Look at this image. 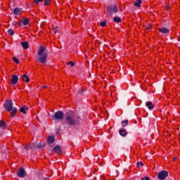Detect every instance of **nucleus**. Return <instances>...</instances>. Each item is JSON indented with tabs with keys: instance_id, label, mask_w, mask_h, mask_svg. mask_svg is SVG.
Listing matches in <instances>:
<instances>
[{
	"instance_id": "a211bd4d",
	"label": "nucleus",
	"mask_w": 180,
	"mask_h": 180,
	"mask_svg": "<svg viewBox=\"0 0 180 180\" xmlns=\"http://www.w3.org/2000/svg\"><path fill=\"white\" fill-rule=\"evenodd\" d=\"M21 11H22V8H15L13 10V13L14 15L18 16V15H20Z\"/></svg>"
},
{
	"instance_id": "9d476101",
	"label": "nucleus",
	"mask_w": 180,
	"mask_h": 180,
	"mask_svg": "<svg viewBox=\"0 0 180 180\" xmlns=\"http://www.w3.org/2000/svg\"><path fill=\"white\" fill-rule=\"evenodd\" d=\"M53 150L57 154H63V150H61V146L60 145H57L53 148Z\"/></svg>"
},
{
	"instance_id": "0eeeda50",
	"label": "nucleus",
	"mask_w": 180,
	"mask_h": 180,
	"mask_svg": "<svg viewBox=\"0 0 180 180\" xmlns=\"http://www.w3.org/2000/svg\"><path fill=\"white\" fill-rule=\"evenodd\" d=\"M49 55L47 53H44L43 55H39V61L41 64H46L47 63V57Z\"/></svg>"
},
{
	"instance_id": "ddd939ff",
	"label": "nucleus",
	"mask_w": 180,
	"mask_h": 180,
	"mask_svg": "<svg viewBox=\"0 0 180 180\" xmlns=\"http://www.w3.org/2000/svg\"><path fill=\"white\" fill-rule=\"evenodd\" d=\"M22 81H25V82H29L30 81V78H29V76L26 74H24L21 76Z\"/></svg>"
},
{
	"instance_id": "20e7f679",
	"label": "nucleus",
	"mask_w": 180,
	"mask_h": 180,
	"mask_svg": "<svg viewBox=\"0 0 180 180\" xmlns=\"http://www.w3.org/2000/svg\"><path fill=\"white\" fill-rule=\"evenodd\" d=\"M119 12V8H117V6L115 5L113 7L112 6H107V13L109 16H112L114 13H117Z\"/></svg>"
},
{
	"instance_id": "393cba45",
	"label": "nucleus",
	"mask_w": 180,
	"mask_h": 180,
	"mask_svg": "<svg viewBox=\"0 0 180 180\" xmlns=\"http://www.w3.org/2000/svg\"><path fill=\"white\" fill-rule=\"evenodd\" d=\"M113 20L115 23H120V22H122V19H120V17H115Z\"/></svg>"
},
{
	"instance_id": "9b49d317",
	"label": "nucleus",
	"mask_w": 180,
	"mask_h": 180,
	"mask_svg": "<svg viewBox=\"0 0 180 180\" xmlns=\"http://www.w3.org/2000/svg\"><path fill=\"white\" fill-rule=\"evenodd\" d=\"M0 127L3 130H6V127H8V124L5 122L4 120H0Z\"/></svg>"
},
{
	"instance_id": "c85d7f7f",
	"label": "nucleus",
	"mask_w": 180,
	"mask_h": 180,
	"mask_svg": "<svg viewBox=\"0 0 180 180\" xmlns=\"http://www.w3.org/2000/svg\"><path fill=\"white\" fill-rule=\"evenodd\" d=\"M50 2H51V0H45L44 2V6H46V5H50Z\"/></svg>"
},
{
	"instance_id": "e433bc0d",
	"label": "nucleus",
	"mask_w": 180,
	"mask_h": 180,
	"mask_svg": "<svg viewBox=\"0 0 180 180\" xmlns=\"http://www.w3.org/2000/svg\"><path fill=\"white\" fill-rule=\"evenodd\" d=\"M28 148H30V146H25L24 147V150H28Z\"/></svg>"
},
{
	"instance_id": "58836bf2",
	"label": "nucleus",
	"mask_w": 180,
	"mask_h": 180,
	"mask_svg": "<svg viewBox=\"0 0 180 180\" xmlns=\"http://www.w3.org/2000/svg\"><path fill=\"white\" fill-rule=\"evenodd\" d=\"M146 29H148V30H150V29H151V26L150 25H147Z\"/></svg>"
},
{
	"instance_id": "473e14b6",
	"label": "nucleus",
	"mask_w": 180,
	"mask_h": 180,
	"mask_svg": "<svg viewBox=\"0 0 180 180\" xmlns=\"http://www.w3.org/2000/svg\"><path fill=\"white\" fill-rule=\"evenodd\" d=\"M34 2L37 4V5H39L40 2H43V0H34Z\"/></svg>"
},
{
	"instance_id": "4c0bfd02",
	"label": "nucleus",
	"mask_w": 180,
	"mask_h": 180,
	"mask_svg": "<svg viewBox=\"0 0 180 180\" xmlns=\"http://www.w3.org/2000/svg\"><path fill=\"white\" fill-rule=\"evenodd\" d=\"M41 180H50L49 177L42 178Z\"/></svg>"
},
{
	"instance_id": "6ab92c4d",
	"label": "nucleus",
	"mask_w": 180,
	"mask_h": 180,
	"mask_svg": "<svg viewBox=\"0 0 180 180\" xmlns=\"http://www.w3.org/2000/svg\"><path fill=\"white\" fill-rule=\"evenodd\" d=\"M23 26H26L27 25H29V22H30V20L29 18H24L23 20H21Z\"/></svg>"
},
{
	"instance_id": "79ce46f5",
	"label": "nucleus",
	"mask_w": 180,
	"mask_h": 180,
	"mask_svg": "<svg viewBox=\"0 0 180 180\" xmlns=\"http://www.w3.org/2000/svg\"><path fill=\"white\" fill-rule=\"evenodd\" d=\"M178 158L177 157H174V159H173V161H175L176 160H177Z\"/></svg>"
},
{
	"instance_id": "dca6fc26",
	"label": "nucleus",
	"mask_w": 180,
	"mask_h": 180,
	"mask_svg": "<svg viewBox=\"0 0 180 180\" xmlns=\"http://www.w3.org/2000/svg\"><path fill=\"white\" fill-rule=\"evenodd\" d=\"M21 46L22 49H24V50H27V49H29V42L27 41L21 42Z\"/></svg>"
},
{
	"instance_id": "4468645a",
	"label": "nucleus",
	"mask_w": 180,
	"mask_h": 180,
	"mask_svg": "<svg viewBox=\"0 0 180 180\" xmlns=\"http://www.w3.org/2000/svg\"><path fill=\"white\" fill-rule=\"evenodd\" d=\"M146 106L150 110H152V109H154V105L153 104V102L151 101H148L146 103Z\"/></svg>"
},
{
	"instance_id": "6e6552de",
	"label": "nucleus",
	"mask_w": 180,
	"mask_h": 180,
	"mask_svg": "<svg viewBox=\"0 0 180 180\" xmlns=\"http://www.w3.org/2000/svg\"><path fill=\"white\" fill-rule=\"evenodd\" d=\"M19 81V76L17 75H13L11 77V84L12 85H16Z\"/></svg>"
},
{
	"instance_id": "a878e982",
	"label": "nucleus",
	"mask_w": 180,
	"mask_h": 180,
	"mask_svg": "<svg viewBox=\"0 0 180 180\" xmlns=\"http://www.w3.org/2000/svg\"><path fill=\"white\" fill-rule=\"evenodd\" d=\"M44 147H46V143H38V148H44Z\"/></svg>"
},
{
	"instance_id": "ea45409f",
	"label": "nucleus",
	"mask_w": 180,
	"mask_h": 180,
	"mask_svg": "<svg viewBox=\"0 0 180 180\" xmlns=\"http://www.w3.org/2000/svg\"><path fill=\"white\" fill-rule=\"evenodd\" d=\"M60 134V129H56V134Z\"/></svg>"
},
{
	"instance_id": "423d86ee",
	"label": "nucleus",
	"mask_w": 180,
	"mask_h": 180,
	"mask_svg": "<svg viewBox=\"0 0 180 180\" xmlns=\"http://www.w3.org/2000/svg\"><path fill=\"white\" fill-rule=\"evenodd\" d=\"M168 176V172L165 170L161 171L158 174V178L160 180H164Z\"/></svg>"
},
{
	"instance_id": "f3484780",
	"label": "nucleus",
	"mask_w": 180,
	"mask_h": 180,
	"mask_svg": "<svg viewBox=\"0 0 180 180\" xmlns=\"http://www.w3.org/2000/svg\"><path fill=\"white\" fill-rule=\"evenodd\" d=\"M54 136H49L47 139L48 144H53V143H54Z\"/></svg>"
},
{
	"instance_id": "72a5a7b5",
	"label": "nucleus",
	"mask_w": 180,
	"mask_h": 180,
	"mask_svg": "<svg viewBox=\"0 0 180 180\" xmlns=\"http://www.w3.org/2000/svg\"><path fill=\"white\" fill-rule=\"evenodd\" d=\"M57 27H58L56 26L53 29V32L54 34H57Z\"/></svg>"
},
{
	"instance_id": "39448f33",
	"label": "nucleus",
	"mask_w": 180,
	"mask_h": 180,
	"mask_svg": "<svg viewBox=\"0 0 180 180\" xmlns=\"http://www.w3.org/2000/svg\"><path fill=\"white\" fill-rule=\"evenodd\" d=\"M17 175L18 178H25L27 175L26 170H25V168L20 167L17 172Z\"/></svg>"
},
{
	"instance_id": "37998d69",
	"label": "nucleus",
	"mask_w": 180,
	"mask_h": 180,
	"mask_svg": "<svg viewBox=\"0 0 180 180\" xmlns=\"http://www.w3.org/2000/svg\"><path fill=\"white\" fill-rule=\"evenodd\" d=\"M41 88H46V86H41Z\"/></svg>"
},
{
	"instance_id": "5701e85b",
	"label": "nucleus",
	"mask_w": 180,
	"mask_h": 180,
	"mask_svg": "<svg viewBox=\"0 0 180 180\" xmlns=\"http://www.w3.org/2000/svg\"><path fill=\"white\" fill-rule=\"evenodd\" d=\"M30 148H39V143L34 142L32 144L30 145Z\"/></svg>"
},
{
	"instance_id": "c9c22d12",
	"label": "nucleus",
	"mask_w": 180,
	"mask_h": 180,
	"mask_svg": "<svg viewBox=\"0 0 180 180\" xmlns=\"http://www.w3.org/2000/svg\"><path fill=\"white\" fill-rule=\"evenodd\" d=\"M141 180H150V177L145 176L144 178H142Z\"/></svg>"
},
{
	"instance_id": "412c9836",
	"label": "nucleus",
	"mask_w": 180,
	"mask_h": 180,
	"mask_svg": "<svg viewBox=\"0 0 180 180\" xmlns=\"http://www.w3.org/2000/svg\"><path fill=\"white\" fill-rule=\"evenodd\" d=\"M143 1L141 0H136L134 3V6H136L137 8H140L141 6Z\"/></svg>"
},
{
	"instance_id": "f8f14e48",
	"label": "nucleus",
	"mask_w": 180,
	"mask_h": 180,
	"mask_svg": "<svg viewBox=\"0 0 180 180\" xmlns=\"http://www.w3.org/2000/svg\"><path fill=\"white\" fill-rule=\"evenodd\" d=\"M44 51H46V47L41 46L38 51V56H41V55L44 54Z\"/></svg>"
},
{
	"instance_id": "2eb2a0df",
	"label": "nucleus",
	"mask_w": 180,
	"mask_h": 180,
	"mask_svg": "<svg viewBox=\"0 0 180 180\" xmlns=\"http://www.w3.org/2000/svg\"><path fill=\"white\" fill-rule=\"evenodd\" d=\"M29 110V108L27 106L23 105L20 108V112H21V113H23V115H26V110Z\"/></svg>"
},
{
	"instance_id": "7c9ffc66",
	"label": "nucleus",
	"mask_w": 180,
	"mask_h": 180,
	"mask_svg": "<svg viewBox=\"0 0 180 180\" xmlns=\"http://www.w3.org/2000/svg\"><path fill=\"white\" fill-rule=\"evenodd\" d=\"M13 60L15 64H19V59H18L16 57H13Z\"/></svg>"
},
{
	"instance_id": "aec40b11",
	"label": "nucleus",
	"mask_w": 180,
	"mask_h": 180,
	"mask_svg": "<svg viewBox=\"0 0 180 180\" xmlns=\"http://www.w3.org/2000/svg\"><path fill=\"white\" fill-rule=\"evenodd\" d=\"M119 134H120V136H122V137H126V136H127V132H126V129H120L119 131Z\"/></svg>"
},
{
	"instance_id": "c756f323",
	"label": "nucleus",
	"mask_w": 180,
	"mask_h": 180,
	"mask_svg": "<svg viewBox=\"0 0 180 180\" xmlns=\"http://www.w3.org/2000/svg\"><path fill=\"white\" fill-rule=\"evenodd\" d=\"M100 26H101V27H105V26H106V20L101 22Z\"/></svg>"
},
{
	"instance_id": "a19ab883",
	"label": "nucleus",
	"mask_w": 180,
	"mask_h": 180,
	"mask_svg": "<svg viewBox=\"0 0 180 180\" xmlns=\"http://www.w3.org/2000/svg\"><path fill=\"white\" fill-rule=\"evenodd\" d=\"M17 24H18V26H20V25H22V21H20V22H17Z\"/></svg>"
},
{
	"instance_id": "4be33fe9",
	"label": "nucleus",
	"mask_w": 180,
	"mask_h": 180,
	"mask_svg": "<svg viewBox=\"0 0 180 180\" xmlns=\"http://www.w3.org/2000/svg\"><path fill=\"white\" fill-rule=\"evenodd\" d=\"M84 89H80L79 90H78L77 91V96L79 98H80V96H82L84 95Z\"/></svg>"
},
{
	"instance_id": "2f4dec72",
	"label": "nucleus",
	"mask_w": 180,
	"mask_h": 180,
	"mask_svg": "<svg viewBox=\"0 0 180 180\" xmlns=\"http://www.w3.org/2000/svg\"><path fill=\"white\" fill-rule=\"evenodd\" d=\"M68 65H70L71 67H74L75 65V63L72 61L68 62Z\"/></svg>"
},
{
	"instance_id": "f704fd0d",
	"label": "nucleus",
	"mask_w": 180,
	"mask_h": 180,
	"mask_svg": "<svg viewBox=\"0 0 180 180\" xmlns=\"http://www.w3.org/2000/svg\"><path fill=\"white\" fill-rule=\"evenodd\" d=\"M136 164L138 167H140V165L141 167H143V165H144V164H143V162H138Z\"/></svg>"
},
{
	"instance_id": "f03ea898",
	"label": "nucleus",
	"mask_w": 180,
	"mask_h": 180,
	"mask_svg": "<svg viewBox=\"0 0 180 180\" xmlns=\"http://www.w3.org/2000/svg\"><path fill=\"white\" fill-rule=\"evenodd\" d=\"M4 106L6 112H11V115L12 117H15V116H16V113H18V108H16V107L13 108V102L12 100L8 99L6 101Z\"/></svg>"
},
{
	"instance_id": "bb28decb",
	"label": "nucleus",
	"mask_w": 180,
	"mask_h": 180,
	"mask_svg": "<svg viewBox=\"0 0 180 180\" xmlns=\"http://www.w3.org/2000/svg\"><path fill=\"white\" fill-rule=\"evenodd\" d=\"M8 34H10V36H13V34H15V32H13V30H12V29H9L8 30Z\"/></svg>"
},
{
	"instance_id": "b1692460",
	"label": "nucleus",
	"mask_w": 180,
	"mask_h": 180,
	"mask_svg": "<svg viewBox=\"0 0 180 180\" xmlns=\"http://www.w3.org/2000/svg\"><path fill=\"white\" fill-rule=\"evenodd\" d=\"M121 123L122 124V127H126V126L129 124V120H126L125 121L122 120Z\"/></svg>"
},
{
	"instance_id": "f257e3e1",
	"label": "nucleus",
	"mask_w": 180,
	"mask_h": 180,
	"mask_svg": "<svg viewBox=\"0 0 180 180\" xmlns=\"http://www.w3.org/2000/svg\"><path fill=\"white\" fill-rule=\"evenodd\" d=\"M81 118H79V115L75 112L69 111L67 112L65 117V124H68L69 127H74V126H77V124H79Z\"/></svg>"
},
{
	"instance_id": "cd10ccee",
	"label": "nucleus",
	"mask_w": 180,
	"mask_h": 180,
	"mask_svg": "<svg viewBox=\"0 0 180 180\" xmlns=\"http://www.w3.org/2000/svg\"><path fill=\"white\" fill-rule=\"evenodd\" d=\"M5 153V146H0V153L4 154Z\"/></svg>"
},
{
	"instance_id": "7ed1b4c3",
	"label": "nucleus",
	"mask_w": 180,
	"mask_h": 180,
	"mask_svg": "<svg viewBox=\"0 0 180 180\" xmlns=\"http://www.w3.org/2000/svg\"><path fill=\"white\" fill-rule=\"evenodd\" d=\"M52 120H63L64 119V112L57 111L55 114L51 116Z\"/></svg>"
},
{
	"instance_id": "1a4fd4ad",
	"label": "nucleus",
	"mask_w": 180,
	"mask_h": 180,
	"mask_svg": "<svg viewBox=\"0 0 180 180\" xmlns=\"http://www.w3.org/2000/svg\"><path fill=\"white\" fill-rule=\"evenodd\" d=\"M160 33H162V34H169V29L165 28V27H161L158 29Z\"/></svg>"
}]
</instances>
